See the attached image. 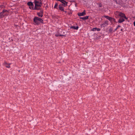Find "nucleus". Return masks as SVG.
Instances as JSON below:
<instances>
[{
  "label": "nucleus",
  "instance_id": "nucleus-17",
  "mask_svg": "<svg viewBox=\"0 0 135 135\" xmlns=\"http://www.w3.org/2000/svg\"><path fill=\"white\" fill-rule=\"evenodd\" d=\"M97 28L96 27L93 28L91 30V31H94L97 30Z\"/></svg>",
  "mask_w": 135,
  "mask_h": 135
},
{
  "label": "nucleus",
  "instance_id": "nucleus-12",
  "mask_svg": "<svg viewBox=\"0 0 135 135\" xmlns=\"http://www.w3.org/2000/svg\"><path fill=\"white\" fill-rule=\"evenodd\" d=\"M88 17L89 16H86L84 17H80V18L84 20L88 19Z\"/></svg>",
  "mask_w": 135,
  "mask_h": 135
},
{
  "label": "nucleus",
  "instance_id": "nucleus-7",
  "mask_svg": "<svg viewBox=\"0 0 135 135\" xmlns=\"http://www.w3.org/2000/svg\"><path fill=\"white\" fill-rule=\"evenodd\" d=\"M86 15L85 11L84 10L83 12L78 13V15L79 16H83Z\"/></svg>",
  "mask_w": 135,
  "mask_h": 135
},
{
  "label": "nucleus",
  "instance_id": "nucleus-10",
  "mask_svg": "<svg viewBox=\"0 0 135 135\" xmlns=\"http://www.w3.org/2000/svg\"><path fill=\"white\" fill-rule=\"evenodd\" d=\"M79 27L78 26L76 27L75 26H71L70 27V28L73 29L74 30H78V29Z\"/></svg>",
  "mask_w": 135,
  "mask_h": 135
},
{
  "label": "nucleus",
  "instance_id": "nucleus-2",
  "mask_svg": "<svg viewBox=\"0 0 135 135\" xmlns=\"http://www.w3.org/2000/svg\"><path fill=\"white\" fill-rule=\"evenodd\" d=\"M33 21L36 24L38 25L40 23H43V21L40 18L35 16L33 19Z\"/></svg>",
  "mask_w": 135,
  "mask_h": 135
},
{
  "label": "nucleus",
  "instance_id": "nucleus-18",
  "mask_svg": "<svg viewBox=\"0 0 135 135\" xmlns=\"http://www.w3.org/2000/svg\"><path fill=\"white\" fill-rule=\"evenodd\" d=\"M120 27V26L119 25H118V26H117V28H116L114 30V31H113V32H115V31H116L117 29L118 28V27Z\"/></svg>",
  "mask_w": 135,
  "mask_h": 135
},
{
  "label": "nucleus",
  "instance_id": "nucleus-8",
  "mask_svg": "<svg viewBox=\"0 0 135 135\" xmlns=\"http://www.w3.org/2000/svg\"><path fill=\"white\" fill-rule=\"evenodd\" d=\"M37 15L39 17H42L43 16V11L42 10H40L39 12H37Z\"/></svg>",
  "mask_w": 135,
  "mask_h": 135
},
{
  "label": "nucleus",
  "instance_id": "nucleus-19",
  "mask_svg": "<svg viewBox=\"0 0 135 135\" xmlns=\"http://www.w3.org/2000/svg\"><path fill=\"white\" fill-rule=\"evenodd\" d=\"M58 4L57 3H56L55 5L54 8H56Z\"/></svg>",
  "mask_w": 135,
  "mask_h": 135
},
{
  "label": "nucleus",
  "instance_id": "nucleus-21",
  "mask_svg": "<svg viewBox=\"0 0 135 135\" xmlns=\"http://www.w3.org/2000/svg\"><path fill=\"white\" fill-rule=\"evenodd\" d=\"M133 24L134 26H135V21L134 22Z\"/></svg>",
  "mask_w": 135,
  "mask_h": 135
},
{
  "label": "nucleus",
  "instance_id": "nucleus-15",
  "mask_svg": "<svg viewBox=\"0 0 135 135\" xmlns=\"http://www.w3.org/2000/svg\"><path fill=\"white\" fill-rule=\"evenodd\" d=\"M108 31H109V32H110V33L112 32V31H113L112 28H111V27L110 28L109 30Z\"/></svg>",
  "mask_w": 135,
  "mask_h": 135
},
{
  "label": "nucleus",
  "instance_id": "nucleus-23",
  "mask_svg": "<svg viewBox=\"0 0 135 135\" xmlns=\"http://www.w3.org/2000/svg\"><path fill=\"white\" fill-rule=\"evenodd\" d=\"M99 7H101V5H99Z\"/></svg>",
  "mask_w": 135,
  "mask_h": 135
},
{
  "label": "nucleus",
  "instance_id": "nucleus-9",
  "mask_svg": "<svg viewBox=\"0 0 135 135\" xmlns=\"http://www.w3.org/2000/svg\"><path fill=\"white\" fill-rule=\"evenodd\" d=\"M11 64H8L6 62H4V65L6 67L8 68H9L10 67V65Z\"/></svg>",
  "mask_w": 135,
  "mask_h": 135
},
{
  "label": "nucleus",
  "instance_id": "nucleus-20",
  "mask_svg": "<svg viewBox=\"0 0 135 135\" xmlns=\"http://www.w3.org/2000/svg\"><path fill=\"white\" fill-rule=\"evenodd\" d=\"M97 30L98 31H100V28H97Z\"/></svg>",
  "mask_w": 135,
  "mask_h": 135
},
{
  "label": "nucleus",
  "instance_id": "nucleus-14",
  "mask_svg": "<svg viewBox=\"0 0 135 135\" xmlns=\"http://www.w3.org/2000/svg\"><path fill=\"white\" fill-rule=\"evenodd\" d=\"M115 1L117 4H118L120 3V2L121 1V0H113Z\"/></svg>",
  "mask_w": 135,
  "mask_h": 135
},
{
  "label": "nucleus",
  "instance_id": "nucleus-6",
  "mask_svg": "<svg viewBox=\"0 0 135 135\" xmlns=\"http://www.w3.org/2000/svg\"><path fill=\"white\" fill-rule=\"evenodd\" d=\"M108 21L107 20L105 21L104 23L102 24L101 25V26L102 27H105L106 26L108 25Z\"/></svg>",
  "mask_w": 135,
  "mask_h": 135
},
{
  "label": "nucleus",
  "instance_id": "nucleus-1",
  "mask_svg": "<svg viewBox=\"0 0 135 135\" xmlns=\"http://www.w3.org/2000/svg\"><path fill=\"white\" fill-rule=\"evenodd\" d=\"M35 7L34 9L39 10L41 9V0H35Z\"/></svg>",
  "mask_w": 135,
  "mask_h": 135
},
{
  "label": "nucleus",
  "instance_id": "nucleus-3",
  "mask_svg": "<svg viewBox=\"0 0 135 135\" xmlns=\"http://www.w3.org/2000/svg\"><path fill=\"white\" fill-rule=\"evenodd\" d=\"M8 12L7 10H3L2 12L0 13V18H2L4 16L7 15Z\"/></svg>",
  "mask_w": 135,
  "mask_h": 135
},
{
  "label": "nucleus",
  "instance_id": "nucleus-11",
  "mask_svg": "<svg viewBox=\"0 0 135 135\" xmlns=\"http://www.w3.org/2000/svg\"><path fill=\"white\" fill-rule=\"evenodd\" d=\"M125 20L123 18H120L119 19L118 22L119 23H121L124 21Z\"/></svg>",
  "mask_w": 135,
  "mask_h": 135
},
{
  "label": "nucleus",
  "instance_id": "nucleus-22",
  "mask_svg": "<svg viewBox=\"0 0 135 135\" xmlns=\"http://www.w3.org/2000/svg\"><path fill=\"white\" fill-rule=\"evenodd\" d=\"M120 30H121V31H122L123 30V29H121Z\"/></svg>",
  "mask_w": 135,
  "mask_h": 135
},
{
  "label": "nucleus",
  "instance_id": "nucleus-16",
  "mask_svg": "<svg viewBox=\"0 0 135 135\" xmlns=\"http://www.w3.org/2000/svg\"><path fill=\"white\" fill-rule=\"evenodd\" d=\"M29 7L31 9H34V8H33V5L31 6H29Z\"/></svg>",
  "mask_w": 135,
  "mask_h": 135
},
{
  "label": "nucleus",
  "instance_id": "nucleus-4",
  "mask_svg": "<svg viewBox=\"0 0 135 135\" xmlns=\"http://www.w3.org/2000/svg\"><path fill=\"white\" fill-rule=\"evenodd\" d=\"M104 17L109 20L111 22H115V19L112 17H110L107 16H104Z\"/></svg>",
  "mask_w": 135,
  "mask_h": 135
},
{
  "label": "nucleus",
  "instance_id": "nucleus-13",
  "mask_svg": "<svg viewBox=\"0 0 135 135\" xmlns=\"http://www.w3.org/2000/svg\"><path fill=\"white\" fill-rule=\"evenodd\" d=\"M27 4L29 6H30L33 5L32 3L31 2H28Z\"/></svg>",
  "mask_w": 135,
  "mask_h": 135
},
{
  "label": "nucleus",
  "instance_id": "nucleus-5",
  "mask_svg": "<svg viewBox=\"0 0 135 135\" xmlns=\"http://www.w3.org/2000/svg\"><path fill=\"white\" fill-rule=\"evenodd\" d=\"M118 15L122 18H124L126 19H127V18L125 16V15L121 12H117Z\"/></svg>",
  "mask_w": 135,
  "mask_h": 135
}]
</instances>
